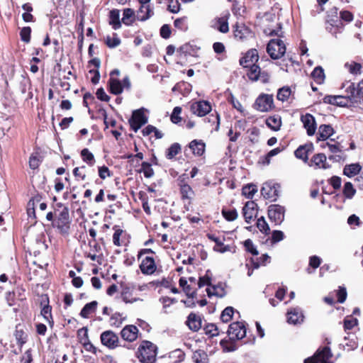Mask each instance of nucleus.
<instances>
[{
  "label": "nucleus",
  "mask_w": 363,
  "mask_h": 363,
  "mask_svg": "<svg viewBox=\"0 0 363 363\" xmlns=\"http://www.w3.org/2000/svg\"><path fill=\"white\" fill-rule=\"evenodd\" d=\"M253 107L255 110L260 112L271 111L274 107L273 95L261 94L256 99Z\"/></svg>",
  "instance_id": "20e7f679"
},
{
  "label": "nucleus",
  "mask_w": 363,
  "mask_h": 363,
  "mask_svg": "<svg viewBox=\"0 0 363 363\" xmlns=\"http://www.w3.org/2000/svg\"><path fill=\"white\" fill-rule=\"evenodd\" d=\"M145 110L144 108H140L133 111L131 117L128 120L130 128L135 133L148 121V118L144 113Z\"/></svg>",
  "instance_id": "7ed1b4c3"
},
{
  "label": "nucleus",
  "mask_w": 363,
  "mask_h": 363,
  "mask_svg": "<svg viewBox=\"0 0 363 363\" xmlns=\"http://www.w3.org/2000/svg\"><path fill=\"white\" fill-rule=\"evenodd\" d=\"M153 15V11L150 5L140 4L137 11L136 18L140 21H145Z\"/></svg>",
  "instance_id": "a878e982"
},
{
  "label": "nucleus",
  "mask_w": 363,
  "mask_h": 363,
  "mask_svg": "<svg viewBox=\"0 0 363 363\" xmlns=\"http://www.w3.org/2000/svg\"><path fill=\"white\" fill-rule=\"evenodd\" d=\"M259 60L258 52L256 49H251L247 52L245 55L240 60V64L244 67L256 65Z\"/></svg>",
  "instance_id": "5701e85b"
},
{
  "label": "nucleus",
  "mask_w": 363,
  "mask_h": 363,
  "mask_svg": "<svg viewBox=\"0 0 363 363\" xmlns=\"http://www.w3.org/2000/svg\"><path fill=\"white\" fill-rule=\"evenodd\" d=\"M346 91L350 94L352 103H358L363 101V80L355 87L353 83H350L346 89Z\"/></svg>",
  "instance_id": "dca6fc26"
},
{
  "label": "nucleus",
  "mask_w": 363,
  "mask_h": 363,
  "mask_svg": "<svg viewBox=\"0 0 363 363\" xmlns=\"http://www.w3.org/2000/svg\"><path fill=\"white\" fill-rule=\"evenodd\" d=\"M181 150V145L174 143L167 149L166 157L168 159H172Z\"/></svg>",
  "instance_id": "3c124183"
},
{
  "label": "nucleus",
  "mask_w": 363,
  "mask_h": 363,
  "mask_svg": "<svg viewBox=\"0 0 363 363\" xmlns=\"http://www.w3.org/2000/svg\"><path fill=\"white\" fill-rule=\"evenodd\" d=\"M257 205L253 201L246 202L242 208V213L245 221L248 223L251 222L257 214Z\"/></svg>",
  "instance_id": "a211bd4d"
},
{
  "label": "nucleus",
  "mask_w": 363,
  "mask_h": 363,
  "mask_svg": "<svg viewBox=\"0 0 363 363\" xmlns=\"http://www.w3.org/2000/svg\"><path fill=\"white\" fill-rule=\"evenodd\" d=\"M138 358L142 363H155L157 347L148 340H143L138 350Z\"/></svg>",
  "instance_id": "f257e3e1"
},
{
  "label": "nucleus",
  "mask_w": 363,
  "mask_h": 363,
  "mask_svg": "<svg viewBox=\"0 0 363 363\" xmlns=\"http://www.w3.org/2000/svg\"><path fill=\"white\" fill-rule=\"evenodd\" d=\"M208 238L209 240L215 242V245L213 246V250L216 252L223 253L230 250V247L224 245L223 243V238H220L219 237L216 236L213 234H208Z\"/></svg>",
  "instance_id": "cd10ccee"
},
{
  "label": "nucleus",
  "mask_w": 363,
  "mask_h": 363,
  "mask_svg": "<svg viewBox=\"0 0 363 363\" xmlns=\"http://www.w3.org/2000/svg\"><path fill=\"white\" fill-rule=\"evenodd\" d=\"M228 333L232 340H241L246 335V328L243 323L234 322L229 325Z\"/></svg>",
  "instance_id": "9b49d317"
},
{
  "label": "nucleus",
  "mask_w": 363,
  "mask_h": 363,
  "mask_svg": "<svg viewBox=\"0 0 363 363\" xmlns=\"http://www.w3.org/2000/svg\"><path fill=\"white\" fill-rule=\"evenodd\" d=\"M311 165L317 168L327 169L328 165L326 163V156L323 153L315 155L311 159Z\"/></svg>",
  "instance_id": "e433bc0d"
},
{
  "label": "nucleus",
  "mask_w": 363,
  "mask_h": 363,
  "mask_svg": "<svg viewBox=\"0 0 363 363\" xmlns=\"http://www.w3.org/2000/svg\"><path fill=\"white\" fill-rule=\"evenodd\" d=\"M151 164L147 162H143L141 164L142 168L138 170L139 173L143 172L146 178H150L154 175V170L151 167Z\"/></svg>",
  "instance_id": "de8ad7c7"
},
{
  "label": "nucleus",
  "mask_w": 363,
  "mask_h": 363,
  "mask_svg": "<svg viewBox=\"0 0 363 363\" xmlns=\"http://www.w3.org/2000/svg\"><path fill=\"white\" fill-rule=\"evenodd\" d=\"M267 51L272 59H279L286 52V46L280 39H272L267 47Z\"/></svg>",
  "instance_id": "39448f33"
},
{
  "label": "nucleus",
  "mask_w": 363,
  "mask_h": 363,
  "mask_svg": "<svg viewBox=\"0 0 363 363\" xmlns=\"http://www.w3.org/2000/svg\"><path fill=\"white\" fill-rule=\"evenodd\" d=\"M171 33V27L169 24H164L160 29V36L164 39L169 38Z\"/></svg>",
  "instance_id": "774afa93"
},
{
  "label": "nucleus",
  "mask_w": 363,
  "mask_h": 363,
  "mask_svg": "<svg viewBox=\"0 0 363 363\" xmlns=\"http://www.w3.org/2000/svg\"><path fill=\"white\" fill-rule=\"evenodd\" d=\"M313 149V144L301 145L295 151L294 154L297 158L307 161L308 153L312 152Z\"/></svg>",
  "instance_id": "7c9ffc66"
},
{
  "label": "nucleus",
  "mask_w": 363,
  "mask_h": 363,
  "mask_svg": "<svg viewBox=\"0 0 363 363\" xmlns=\"http://www.w3.org/2000/svg\"><path fill=\"white\" fill-rule=\"evenodd\" d=\"M31 32L32 30L30 26H25L22 28L20 31L21 40L26 43H30Z\"/></svg>",
  "instance_id": "603ef678"
},
{
  "label": "nucleus",
  "mask_w": 363,
  "mask_h": 363,
  "mask_svg": "<svg viewBox=\"0 0 363 363\" xmlns=\"http://www.w3.org/2000/svg\"><path fill=\"white\" fill-rule=\"evenodd\" d=\"M334 133V130L330 125H320L318 128V140H327Z\"/></svg>",
  "instance_id": "bb28decb"
},
{
  "label": "nucleus",
  "mask_w": 363,
  "mask_h": 363,
  "mask_svg": "<svg viewBox=\"0 0 363 363\" xmlns=\"http://www.w3.org/2000/svg\"><path fill=\"white\" fill-rule=\"evenodd\" d=\"M180 193L182 199H189L190 195L193 193L191 186L188 184L180 185Z\"/></svg>",
  "instance_id": "e2e57ef3"
},
{
  "label": "nucleus",
  "mask_w": 363,
  "mask_h": 363,
  "mask_svg": "<svg viewBox=\"0 0 363 363\" xmlns=\"http://www.w3.org/2000/svg\"><path fill=\"white\" fill-rule=\"evenodd\" d=\"M201 51V47L198 46L194 41L186 43L177 49V54L180 59L187 56L198 57Z\"/></svg>",
  "instance_id": "1a4fd4ad"
},
{
  "label": "nucleus",
  "mask_w": 363,
  "mask_h": 363,
  "mask_svg": "<svg viewBox=\"0 0 363 363\" xmlns=\"http://www.w3.org/2000/svg\"><path fill=\"white\" fill-rule=\"evenodd\" d=\"M257 191V189L253 184H248L242 188V194L248 199L252 198Z\"/></svg>",
  "instance_id": "4d7b16f0"
},
{
  "label": "nucleus",
  "mask_w": 363,
  "mask_h": 363,
  "mask_svg": "<svg viewBox=\"0 0 363 363\" xmlns=\"http://www.w3.org/2000/svg\"><path fill=\"white\" fill-rule=\"evenodd\" d=\"M190 109L194 114L198 116H204V100L200 99L198 101L192 100L189 102Z\"/></svg>",
  "instance_id": "c756f323"
},
{
  "label": "nucleus",
  "mask_w": 363,
  "mask_h": 363,
  "mask_svg": "<svg viewBox=\"0 0 363 363\" xmlns=\"http://www.w3.org/2000/svg\"><path fill=\"white\" fill-rule=\"evenodd\" d=\"M208 271L206 272V286L207 289L206 291L209 297L216 296L223 297L225 294V289L223 284H213L208 276Z\"/></svg>",
  "instance_id": "6e6552de"
},
{
  "label": "nucleus",
  "mask_w": 363,
  "mask_h": 363,
  "mask_svg": "<svg viewBox=\"0 0 363 363\" xmlns=\"http://www.w3.org/2000/svg\"><path fill=\"white\" fill-rule=\"evenodd\" d=\"M301 121L306 128L307 134L310 136L313 135L316 130V123L315 118L310 113L301 116Z\"/></svg>",
  "instance_id": "4be33fe9"
},
{
  "label": "nucleus",
  "mask_w": 363,
  "mask_h": 363,
  "mask_svg": "<svg viewBox=\"0 0 363 363\" xmlns=\"http://www.w3.org/2000/svg\"><path fill=\"white\" fill-rule=\"evenodd\" d=\"M14 336L16 337L17 343L20 346H23V345L26 342L27 334L25 333L23 330V325H22L21 324H18L16 326Z\"/></svg>",
  "instance_id": "4c0bfd02"
},
{
  "label": "nucleus",
  "mask_w": 363,
  "mask_h": 363,
  "mask_svg": "<svg viewBox=\"0 0 363 363\" xmlns=\"http://www.w3.org/2000/svg\"><path fill=\"white\" fill-rule=\"evenodd\" d=\"M77 337L79 342L83 345L86 351L91 352L94 354L96 353V348L89 341L88 337V329L86 327H83L77 330Z\"/></svg>",
  "instance_id": "f3484780"
},
{
  "label": "nucleus",
  "mask_w": 363,
  "mask_h": 363,
  "mask_svg": "<svg viewBox=\"0 0 363 363\" xmlns=\"http://www.w3.org/2000/svg\"><path fill=\"white\" fill-rule=\"evenodd\" d=\"M189 147L194 155L201 156L204 153L203 140H194L189 144Z\"/></svg>",
  "instance_id": "473e14b6"
},
{
  "label": "nucleus",
  "mask_w": 363,
  "mask_h": 363,
  "mask_svg": "<svg viewBox=\"0 0 363 363\" xmlns=\"http://www.w3.org/2000/svg\"><path fill=\"white\" fill-rule=\"evenodd\" d=\"M280 186L278 184L266 182L261 189V194L265 199L275 201L279 196Z\"/></svg>",
  "instance_id": "4468645a"
},
{
  "label": "nucleus",
  "mask_w": 363,
  "mask_h": 363,
  "mask_svg": "<svg viewBox=\"0 0 363 363\" xmlns=\"http://www.w3.org/2000/svg\"><path fill=\"white\" fill-rule=\"evenodd\" d=\"M81 157L83 161L86 162L89 166L91 167L94 164V156L87 148H84L81 151Z\"/></svg>",
  "instance_id": "c03bdc74"
},
{
  "label": "nucleus",
  "mask_w": 363,
  "mask_h": 363,
  "mask_svg": "<svg viewBox=\"0 0 363 363\" xmlns=\"http://www.w3.org/2000/svg\"><path fill=\"white\" fill-rule=\"evenodd\" d=\"M191 86L190 84L185 82H179L177 83L172 88L173 92H179L183 96L189 94L191 91Z\"/></svg>",
  "instance_id": "a19ab883"
},
{
  "label": "nucleus",
  "mask_w": 363,
  "mask_h": 363,
  "mask_svg": "<svg viewBox=\"0 0 363 363\" xmlns=\"http://www.w3.org/2000/svg\"><path fill=\"white\" fill-rule=\"evenodd\" d=\"M332 354L329 347H325L318 350L313 356L304 360V363H332L330 358Z\"/></svg>",
  "instance_id": "0eeeda50"
},
{
  "label": "nucleus",
  "mask_w": 363,
  "mask_h": 363,
  "mask_svg": "<svg viewBox=\"0 0 363 363\" xmlns=\"http://www.w3.org/2000/svg\"><path fill=\"white\" fill-rule=\"evenodd\" d=\"M121 43V39L118 37L117 33H113V38L107 36L105 40L106 45L109 48H115L118 47Z\"/></svg>",
  "instance_id": "09e8293b"
},
{
  "label": "nucleus",
  "mask_w": 363,
  "mask_h": 363,
  "mask_svg": "<svg viewBox=\"0 0 363 363\" xmlns=\"http://www.w3.org/2000/svg\"><path fill=\"white\" fill-rule=\"evenodd\" d=\"M313 78L319 84L323 82L325 74L322 67H315L311 74Z\"/></svg>",
  "instance_id": "864d4df0"
},
{
  "label": "nucleus",
  "mask_w": 363,
  "mask_h": 363,
  "mask_svg": "<svg viewBox=\"0 0 363 363\" xmlns=\"http://www.w3.org/2000/svg\"><path fill=\"white\" fill-rule=\"evenodd\" d=\"M181 112H182L181 107L176 106L174 108L172 115H171V121L173 123L177 124L181 121L182 118L179 116V114L181 113Z\"/></svg>",
  "instance_id": "0e129e2a"
},
{
  "label": "nucleus",
  "mask_w": 363,
  "mask_h": 363,
  "mask_svg": "<svg viewBox=\"0 0 363 363\" xmlns=\"http://www.w3.org/2000/svg\"><path fill=\"white\" fill-rule=\"evenodd\" d=\"M287 322L289 324H301L304 320V315L300 308H292L286 313Z\"/></svg>",
  "instance_id": "6ab92c4d"
},
{
  "label": "nucleus",
  "mask_w": 363,
  "mask_h": 363,
  "mask_svg": "<svg viewBox=\"0 0 363 363\" xmlns=\"http://www.w3.org/2000/svg\"><path fill=\"white\" fill-rule=\"evenodd\" d=\"M345 67L348 69V71L353 74H360L362 65L359 63H357L354 62H347L345 65Z\"/></svg>",
  "instance_id": "6e6d98bb"
},
{
  "label": "nucleus",
  "mask_w": 363,
  "mask_h": 363,
  "mask_svg": "<svg viewBox=\"0 0 363 363\" xmlns=\"http://www.w3.org/2000/svg\"><path fill=\"white\" fill-rule=\"evenodd\" d=\"M285 209L279 205H271L268 209L269 219L276 224H281L284 219Z\"/></svg>",
  "instance_id": "2eb2a0df"
},
{
  "label": "nucleus",
  "mask_w": 363,
  "mask_h": 363,
  "mask_svg": "<svg viewBox=\"0 0 363 363\" xmlns=\"http://www.w3.org/2000/svg\"><path fill=\"white\" fill-rule=\"evenodd\" d=\"M186 323L190 330L197 331L201 327V319L195 313H191L187 317Z\"/></svg>",
  "instance_id": "c85d7f7f"
},
{
  "label": "nucleus",
  "mask_w": 363,
  "mask_h": 363,
  "mask_svg": "<svg viewBox=\"0 0 363 363\" xmlns=\"http://www.w3.org/2000/svg\"><path fill=\"white\" fill-rule=\"evenodd\" d=\"M174 26L182 31L186 32L188 30V18L186 16H183L182 18H178L174 21Z\"/></svg>",
  "instance_id": "a18cd8bd"
},
{
  "label": "nucleus",
  "mask_w": 363,
  "mask_h": 363,
  "mask_svg": "<svg viewBox=\"0 0 363 363\" xmlns=\"http://www.w3.org/2000/svg\"><path fill=\"white\" fill-rule=\"evenodd\" d=\"M234 313V309L233 307H227L225 308L221 313L220 318L223 322L227 323L232 319L233 315Z\"/></svg>",
  "instance_id": "052dcab7"
},
{
  "label": "nucleus",
  "mask_w": 363,
  "mask_h": 363,
  "mask_svg": "<svg viewBox=\"0 0 363 363\" xmlns=\"http://www.w3.org/2000/svg\"><path fill=\"white\" fill-rule=\"evenodd\" d=\"M122 21H120V11L118 9H112L109 12V24L113 29L118 30L121 27Z\"/></svg>",
  "instance_id": "2f4dec72"
},
{
  "label": "nucleus",
  "mask_w": 363,
  "mask_h": 363,
  "mask_svg": "<svg viewBox=\"0 0 363 363\" xmlns=\"http://www.w3.org/2000/svg\"><path fill=\"white\" fill-rule=\"evenodd\" d=\"M53 228L58 230L59 233L63 235L69 234L70 228V220L69 215V208L64 206L62 210L56 216V218L52 223Z\"/></svg>",
  "instance_id": "f03ea898"
},
{
  "label": "nucleus",
  "mask_w": 363,
  "mask_h": 363,
  "mask_svg": "<svg viewBox=\"0 0 363 363\" xmlns=\"http://www.w3.org/2000/svg\"><path fill=\"white\" fill-rule=\"evenodd\" d=\"M250 68L247 76L252 81H257L261 74L260 68L257 65H252L248 67Z\"/></svg>",
  "instance_id": "49530a36"
},
{
  "label": "nucleus",
  "mask_w": 363,
  "mask_h": 363,
  "mask_svg": "<svg viewBox=\"0 0 363 363\" xmlns=\"http://www.w3.org/2000/svg\"><path fill=\"white\" fill-rule=\"evenodd\" d=\"M98 302L96 301L86 303L82 308L79 315L84 318H89V315L96 310Z\"/></svg>",
  "instance_id": "58836bf2"
},
{
  "label": "nucleus",
  "mask_w": 363,
  "mask_h": 363,
  "mask_svg": "<svg viewBox=\"0 0 363 363\" xmlns=\"http://www.w3.org/2000/svg\"><path fill=\"white\" fill-rule=\"evenodd\" d=\"M121 314L118 312H116L114 314H113L110 318L111 325L112 326H115L117 328L120 327L123 321V319L121 318Z\"/></svg>",
  "instance_id": "69168bd1"
},
{
  "label": "nucleus",
  "mask_w": 363,
  "mask_h": 363,
  "mask_svg": "<svg viewBox=\"0 0 363 363\" xmlns=\"http://www.w3.org/2000/svg\"><path fill=\"white\" fill-rule=\"evenodd\" d=\"M140 269L143 274H152L156 270V264L153 257H145L140 264Z\"/></svg>",
  "instance_id": "b1692460"
},
{
  "label": "nucleus",
  "mask_w": 363,
  "mask_h": 363,
  "mask_svg": "<svg viewBox=\"0 0 363 363\" xmlns=\"http://www.w3.org/2000/svg\"><path fill=\"white\" fill-rule=\"evenodd\" d=\"M323 101L325 104L337 105L339 106H347L352 104V100L350 99V94L349 92H347V94L345 96H325L323 99Z\"/></svg>",
  "instance_id": "ddd939ff"
},
{
  "label": "nucleus",
  "mask_w": 363,
  "mask_h": 363,
  "mask_svg": "<svg viewBox=\"0 0 363 363\" xmlns=\"http://www.w3.org/2000/svg\"><path fill=\"white\" fill-rule=\"evenodd\" d=\"M356 193V190L354 189L353 185L351 182H346L343 188V194L347 199H352Z\"/></svg>",
  "instance_id": "13d9d810"
},
{
  "label": "nucleus",
  "mask_w": 363,
  "mask_h": 363,
  "mask_svg": "<svg viewBox=\"0 0 363 363\" xmlns=\"http://www.w3.org/2000/svg\"><path fill=\"white\" fill-rule=\"evenodd\" d=\"M244 246L245 250L252 254L253 255H257L259 254L256 247L254 245L252 241L250 239L246 240L244 242Z\"/></svg>",
  "instance_id": "338daca9"
},
{
  "label": "nucleus",
  "mask_w": 363,
  "mask_h": 363,
  "mask_svg": "<svg viewBox=\"0 0 363 363\" xmlns=\"http://www.w3.org/2000/svg\"><path fill=\"white\" fill-rule=\"evenodd\" d=\"M230 14L227 12L220 17L215 18L210 23V26L222 33H227L229 31L228 19Z\"/></svg>",
  "instance_id": "9d476101"
},
{
  "label": "nucleus",
  "mask_w": 363,
  "mask_h": 363,
  "mask_svg": "<svg viewBox=\"0 0 363 363\" xmlns=\"http://www.w3.org/2000/svg\"><path fill=\"white\" fill-rule=\"evenodd\" d=\"M40 305L43 306L41 309V315L48 321L49 324L52 326L54 321L52 316V307L49 305V298L45 294L41 296Z\"/></svg>",
  "instance_id": "aec40b11"
},
{
  "label": "nucleus",
  "mask_w": 363,
  "mask_h": 363,
  "mask_svg": "<svg viewBox=\"0 0 363 363\" xmlns=\"http://www.w3.org/2000/svg\"><path fill=\"white\" fill-rule=\"evenodd\" d=\"M361 170V166L358 163L346 165L343 169L345 175L352 177L357 174Z\"/></svg>",
  "instance_id": "79ce46f5"
},
{
  "label": "nucleus",
  "mask_w": 363,
  "mask_h": 363,
  "mask_svg": "<svg viewBox=\"0 0 363 363\" xmlns=\"http://www.w3.org/2000/svg\"><path fill=\"white\" fill-rule=\"evenodd\" d=\"M222 215L228 221H233L237 219L238 214L235 209L223 208Z\"/></svg>",
  "instance_id": "8fccbe9b"
},
{
  "label": "nucleus",
  "mask_w": 363,
  "mask_h": 363,
  "mask_svg": "<svg viewBox=\"0 0 363 363\" xmlns=\"http://www.w3.org/2000/svg\"><path fill=\"white\" fill-rule=\"evenodd\" d=\"M257 227L262 233H263L264 234H268L270 231L269 225L266 222L264 217H261L257 219Z\"/></svg>",
  "instance_id": "bf43d9fd"
},
{
  "label": "nucleus",
  "mask_w": 363,
  "mask_h": 363,
  "mask_svg": "<svg viewBox=\"0 0 363 363\" xmlns=\"http://www.w3.org/2000/svg\"><path fill=\"white\" fill-rule=\"evenodd\" d=\"M220 126V118L216 111L211 112V105L206 101V128L211 133L217 131Z\"/></svg>",
  "instance_id": "423d86ee"
},
{
  "label": "nucleus",
  "mask_w": 363,
  "mask_h": 363,
  "mask_svg": "<svg viewBox=\"0 0 363 363\" xmlns=\"http://www.w3.org/2000/svg\"><path fill=\"white\" fill-rule=\"evenodd\" d=\"M358 320L355 318H352V316H347L345 318L344 320V328L345 330H351L354 326L357 325Z\"/></svg>",
  "instance_id": "680f3d73"
},
{
  "label": "nucleus",
  "mask_w": 363,
  "mask_h": 363,
  "mask_svg": "<svg viewBox=\"0 0 363 363\" xmlns=\"http://www.w3.org/2000/svg\"><path fill=\"white\" fill-rule=\"evenodd\" d=\"M107 89L113 95H119L123 91L121 81L113 77H110L108 80Z\"/></svg>",
  "instance_id": "393cba45"
},
{
  "label": "nucleus",
  "mask_w": 363,
  "mask_h": 363,
  "mask_svg": "<svg viewBox=\"0 0 363 363\" xmlns=\"http://www.w3.org/2000/svg\"><path fill=\"white\" fill-rule=\"evenodd\" d=\"M233 33L236 39L242 40L247 38L249 30L244 25L237 23L233 26Z\"/></svg>",
  "instance_id": "f704fd0d"
},
{
  "label": "nucleus",
  "mask_w": 363,
  "mask_h": 363,
  "mask_svg": "<svg viewBox=\"0 0 363 363\" xmlns=\"http://www.w3.org/2000/svg\"><path fill=\"white\" fill-rule=\"evenodd\" d=\"M132 295V290L130 286H122V291H121V297L123 301L128 303H133L139 300V298H132L130 299V297Z\"/></svg>",
  "instance_id": "37998d69"
},
{
  "label": "nucleus",
  "mask_w": 363,
  "mask_h": 363,
  "mask_svg": "<svg viewBox=\"0 0 363 363\" xmlns=\"http://www.w3.org/2000/svg\"><path fill=\"white\" fill-rule=\"evenodd\" d=\"M291 95V89L289 87H282L279 89L277 98L284 102L288 100Z\"/></svg>",
  "instance_id": "5fc2aeb1"
},
{
  "label": "nucleus",
  "mask_w": 363,
  "mask_h": 363,
  "mask_svg": "<svg viewBox=\"0 0 363 363\" xmlns=\"http://www.w3.org/2000/svg\"><path fill=\"white\" fill-rule=\"evenodd\" d=\"M136 16L133 9L127 8L123 9L122 23L125 26H131L135 21Z\"/></svg>",
  "instance_id": "72a5a7b5"
},
{
  "label": "nucleus",
  "mask_w": 363,
  "mask_h": 363,
  "mask_svg": "<svg viewBox=\"0 0 363 363\" xmlns=\"http://www.w3.org/2000/svg\"><path fill=\"white\" fill-rule=\"evenodd\" d=\"M100 339L102 345L108 349L113 350L119 346V338L112 330L104 331L100 335Z\"/></svg>",
  "instance_id": "f8f14e48"
},
{
  "label": "nucleus",
  "mask_w": 363,
  "mask_h": 363,
  "mask_svg": "<svg viewBox=\"0 0 363 363\" xmlns=\"http://www.w3.org/2000/svg\"><path fill=\"white\" fill-rule=\"evenodd\" d=\"M138 329L135 325H127L121 331V337L128 342H133L138 337Z\"/></svg>",
  "instance_id": "412c9836"
},
{
  "label": "nucleus",
  "mask_w": 363,
  "mask_h": 363,
  "mask_svg": "<svg viewBox=\"0 0 363 363\" xmlns=\"http://www.w3.org/2000/svg\"><path fill=\"white\" fill-rule=\"evenodd\" d=\"M343 24L340 21L331 20L328 22L326 30L335 37L342 30Z\"/></svg>",
  "instance_id": "c9c22d12"
},
{
  "label": "nucleus",
  "mask_w": 363,
  "mask_h": 363,
  "mask_svg": "<svg viewBox=\"0 0 363 363\" xmlns=\"http://www.w3.org/2000/svg\"><path fill=\"white\" fill-rule=\"evenodd\" d=\"M267 125L273 130H279L281 125V118L279 115L269 116L266 120Z\"/></svg>",
  "instance_id": "ea45409f"
}]
</instances>
